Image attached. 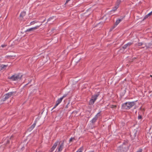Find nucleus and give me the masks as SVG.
Returning a JSON list of instances; mask_svg holds the SVG:
<instances>
[{"instance_id": "nucleus-1", "label": "nucleus", "mask_w": 152, "mask_h": 152, "mask_svg": "<svg viewBox=\"0 0 152 152\" xmlns=\"http://www.w3.org/2000/svg\"><path fill=\"white\" fill-rule=\"evenodd\" d=\"M135 104V102H128L123 104L122 105V108L123 109H129Z\"/></svg>"}, {"instance_id": "nucleus-2", "label": "nucleus", "mask_w": 152, "mask_h": 152, "mask_svg": "<svg viewBox=\"0 0 152 152\" xmlns=\"http://www.w3.org/2000/svg\"><path fill=\"white\" fill-rule=\"evenodd\" d=\"M99 95V93L93 95L91 97V99L89 101V104L90 105L93 104Z\"/></svg>"}, {"instance_id": "nucleus-3", "label": "nucleus", "mask_w": 152, "mask_h": 152, "mask_svg": "<svg viewBox=\"0 0 152 152\" xmlns=\"http://www.w3.org/2000/svg\"><path fill=\"white\" fill-rule=\"evenodd\" d=\"M16 93V92H10L5 94L3 97L2 100L4 101L8 99L10 97H11L12 95H14Z\"/></svg>"}, {"instance_id": "nucleus-4", "label": "nucleus", "mask_w": 152, "mask_h": 152, "mask_svg": "<svg viewBox=\"0 0 152 152\" xmlns=\"http://www.w3.org/2000/svg\"><path fill=\"white\" fill-rule=\"evenodd\" d=\"M22 77V75L20 74H15L10 77V79H11L12 80L15 81L20 79Z\"/></svg>"}, {"instance_id": "nucleus-5", "label": "nucleus", "mask_w": 152, "mask_h": 152, "mask_svg": "<svg viewBox=\"0 0 152 152\" xmlns=\"http://www.w3.org/2000/svg\"><path fill=\"white\" fill-rule=\"evenodd\" d=\"M101 111H100L91 120V122L92 123H94L98 119V118L101 116L100 113Z\"/></svg>"}, {"instance_id": "nucleus-6", "label": "nucleus", "mask_w": 152, "mask_h": 152, "mask_svg": "<svg viewBox=\"0 0 152 152\" xmlns=\"http://www.w3.org/2000/svg\"><path fill=\"white\" fill-rule=\"evenodd\" d=\"M64 141H65L63 140L61 143H59V145L57 148L58 152H60L62 151L64 146Z\"/></svg>"}, {"instance_id": "nucleus-7", "label": "nucleus", "mask_w": 152, "mask_h": 152, "mask_svg": "<svg viewBox=\"0 0 152 152\" xmlns=\"http://www.w3.org/2000/svg\"><path fill=\"white\" fill-rule=\"evenodd\" d=\"M63 99L61 97L60 98L58 99L56 102V104L53 107L52 110L55 108L62 101Z\"/></svg>"}, {"instance_id": "nucleus-8", "label": "nucleus", "mask_w": 152, "mask_h": 152, "mask_svg": "<svg viewBox=\"0 0 152 152\" xmlns=\"http://www.w3.org/2000/svg\"><path fill=\"white\" fill-rule=\"evenodd\" d=\"M124 17L125 16L121 17V19H118L115 22L114 27H116L120 23V22L123 20Z\"/></svg>"}, {"instance_id": "nucleus-9", "label": "nucleus", "mask_w": 152, "mask_h": 152, "mask_svg": "<svg viewBox=\"0 0 152 152\" xmlns=\"http://www.w3.org/2000/svg\"><path fill=\"white\" fill-rule=\"evenodd\" d=\"M58 143L59 142L58 141H57L53 145V146L50 149V151L49 152H53L56 147L57 146Z\"/></svg>"}, {"instance_id": "nucleus-10", "label": "nucleus", "mask_w": 152, "mask_h": 152, "mask_svg": "<svg viewBox=\"0 0 152 152\" xmlns=\"http://www.w3.org/2000/svg\"><path fill=\"white\" fill-rule=\"evenodd\" d=\"M13 137V136L12 135L9 139L8 138H6L4 140V144L5 143V142H6V144L9 143L10 141L12 140Z\"/></svg>"}, {"instance_id": "nucleus-11", "label": "nucleus", "mask_w": 152, "mask_h": 152, "mask_svg": "<svg viewBox=\"0 0 152 152\" xmlns=\"http://www.w3.org/2000/svg\"><path fill=\"white\" fill-rule=\"evenodd\" d=\"M8 66L7 65L1 64L0 66V69L1 70H5L6 67Z\"/></svg>"}, {"instance_id": "nucleus-12", "label": "nucleus", "mask_w": 152, "mask_h": 152, "mask_svg": "<svg viewBox=\"0 0 152 152\" xmlns=\"http://www.w3.org/2000/svg\"><path fill=\"white\" fill-rule=\"evenodd\" d=\"M152 15V11L146 15L144 18L143 20H144L147 18L149 17Z\"/></svg>"}, {"instance_id": "nucleus-13", "label": "nucleus", "mask_w": 152, "mask_h": 152, "mask_svg": "<svg viewBox=\"0 0 152 152\" xmlns=\"http://www.w3.org/2000/svg\"><path fill=\"white\" fill-rule=\"evenodd\" d=\"M36 121H35V123L28 129L29 131L32 130L34 128L36 125Z\"/></svg>"}, {"instance_id": "nucleus-14", "label": "nucleus", "mask_w": 152, "mask_h": 152, "mask_svg": "<svg viewBox=\"0 0 152 152\" xmlns=\"http://www.w3.org/2000/svg\"><path fill=\"white\" fill-rule=\"evenodd\" d=\"M25 15H26V12L23 11L21 13L20 16V17H22V18H23L24 16Z\"/></svg>"}, {"instance_id": "nucleus-15", "label": "nucleus", "mask_w": 152, "mask_h": 152, "mask_svg": "<svg viewBox=\"0 0 152 152\" xmlns=\"http://www.w3.org/2000/svg\"><path fill=\"white\" fill-rule=\"evenodd\" d=\"M118 7V6L115 5V6L113 8V9L111 10V11H115Z\"/></svg>"}, {"instance_id": "nucleus-16", "label": "nucleus", "mask_w": 152, "mask_h": 152, "mask_svg": "<svg viewBox=\"0 0 152 152\" xmlns=\"http://www.w3.org/2000/svg\"><path fill=\"white\" fill-rule=\"evenodd\" d=\"M83 150V146H82L76 151V152H82Z\"/></svg>"}, {"instance_id": "nucleus-17", "label": "nucleus", "mask_w": 152, "mask_h": 152, "mask_svg": "<svg viewBox=\"0 0 152 152\" xmlns=\"http://www.w3.org/2000/svg\"><path fill=\"white\" fill-rule=\"evenodd\" d=\"M144 45H145V47L147 48H150L152 45V44L151 43H149L148 45L146 43L144 44Z\"/></svg>"}, {"instance_id": "nucleus-18", "label": "nucleus", "mask_w": 152, "mask_h": 152, "mask_svg": "<svg viewBox=\"0 0 152 152\" xmlns=\"http://www.w3.org/2000/svg\"><path fill=\"white\" fill-rule=\"evenodd\" d=\"M121 2V1L120 0H117L116 1L115 5L118 6V7L119 5L120 4Z\"/></svg>"}, {"instance_id": "nucleus-19", "label": "nucleus", "mask_w": 152, "mask_h": 152, "mask_svg": "<svg viewBox=\"0 0 152 152\" xmlns=\"http://www.w3.org/2000/svg\"><path fill=\"white\" fill-rule=\"evenodd\" d=\"M42 25V24L40 25L39 26H36L34 27L33 28H33V29L34 30L37 28H38L39 27V26L41 25Z\"/></svg>"}, {"instance_id": "nucleus-20", "label": "nucleus", "mask_w": 152, "mask_h": 152, "mask_svg": "<svg viewBox=\"0 0 152 152\" xmlns=\"http://www.w3.org/2000/svg\"><path fill=\"white\" fill-rule=\"evenodd\" d=\"M33 28H32L27 29L26 31V32L30 31H33Z\"/></svg>"}, {"instance_id": "nucleus-21", "label": "nucleus", "mask_w": 152, "mask_h": 152, "mask_svg": "<svg viewBox=\"0 0 152 152\" xmlns=\"http://www.w3.org/2000/svg\"><path fill=\"white\" fill-rule=\"evenodd\" d=\"M68 95V93H65L64 94V95L63 96H62L61 97L63 99L64 98L66 97Z\"/></svg>"}, {"instance_id": "nucleus-22", "label": "nucleus", "mask_w": 152, "mask_h": 152, "mask_svg": "<svg viewBox=\"0 0 152 152\" xmlns=\"http://www.w3.org/2000/svg\"><path fill=\"white\" fill-rule=\"evenodd\" d=\"M54 18V17H50L48 19V20L47 22L49 21L50 20H53Z\"/></svg>"}, {"instance_id": "nucleus-23", "label": "nucleus", "mask_w": 152, "mask_h": 152, "mask_svg": "<svg viewBox=\"0 0 152 152\" xmlns=\"http://www.w3.org/2000/svg\"><path fill=\"white\" fill-rule=\"evenodd\" d=\"M128 47V46L126 44L123 46L122 48L123 49H125L127 48Z\"/></svg>"}, {"instance_id": "nucleus-24", "label": "nucleus", "mask_w": 152, "mask_h": 152, "mask_svg": "<svg viewBox=\"0 0 152 152\" xmlns=\"http://www.w3.org/2000/svg\"><path fill=\"white\" fill-rule=\"evenodd\" d=\"M143 43L142 42H139L138 43V45L139 46H142V45H143Z\"/></svg>"}, {"instance_id": "nucleus-25", "label": "nucleus", "mask_w": 152, "mask_h": 152, "mask_svg": "<svg viewBox=\"0 0 152 152\" xmlns=\"http://www.w3.org/2000/svg\"><path fill=\"white\" fill-rule=\"evenodd\" d=\"M126 44L128 46H129L132 44V43L131 42H129Z\"/></svg>"}, {"instance_id": "nucleus-26", "label": "nucleus", "mask_w": 152, "mask_h": 152, "mask_svg": "<svg viewBox=\"0 0 152 152\" xmlns=\"http://www.w3.org/2000/svg\"><path fill=\"white\" fill-rule=\"evenodd\" d=\"M36 22L35 21H32L31 22V23H30V24L31 25H32V24H34L35 23H36Z\"/></svg>"}, {"instance_id": "nucleus-27", "label": "nucleus", "mask_w": 152, "mask_h": 152, "mask_svg": "<svg viewBox=\"0 0 152 152\" xmlns=\"http://www.w3.org/2000/svg\"><path fill=\"white\" fill-rule=\"evenodd\" d=\"M142 118V116L140 115H139L138 117V119H141Z\"/></svg>"}, {"instance_id": "nucleus-28", "label": "nucleus", "mask_w": 152, "mask_h": 152, "mask_svg": "<svg viewBox=\"0 0 152 152\" xmlns=\"http://www.w3.org/2000/svg\"><path fill=\"white\" fill-rule=\"evenodd\" d=\"M142 152V149H139L136 152Z\"/></svg>"}, {"instance_id": "nucleus-29", "label": "nucleus", "mask_w": 152, "mask_h": 152, "mask_svg": "<svg viewBox=\"0 0 152 152\" xmlns=\"http://www.w3.org/2000/svg\"><path fill=\"white\" fill-rule=\"evenodd\" d=\"M110 107L112 108H115L116 107V106L114 105H112Z\"/></svg>"}, {"instance_id": "nucleus-30", "label": "nucleus", "mask_w": 152, "mask_h": 152, "mask_svg": "<svg viewBox=\"0 0 152 152\" xmlns=\"http://www.w3.org/2000/svg\"><path fill=\"white\" fill-rule=\"evenodd\" d=\"M6 45H1V47L2 48L5 47H6Z\"/></svg>"}, {"instance_id": "nucleus-31", "label": "nucleus", "mask_w": 152, "mask_h": 152, "mask_svg": "<svg viewBox=\"0 0 152 152\" xmlns=\"http://www.w3.org/2000/svg\"><path fill=\"white\" fill-rule=\"evenodd\" d=\"M74 139V138H72V137H71L70 138V139H69V142H71L72 141V139Z\"/></svg>"}, {"instance_id": "nucleus-32", "label": "nucleus", "mask_w": 152, "mask_h": 152, "mask_svg": "<svg viewBox=\"0 0 152 152\" xmlns=\"http://www.w3.org/2000/svg\"><path fill=\"white\" fill-rule=\"evenodd\" d=\"M70 0H66L65 4H66Z\"/></svg>"}, {"instance_id": "nucleus-33", "label": "nucleus", "mask_w": 152, "mask_h": 152, "mask_svg": "<svg viewBox=\"0 0 152 152\" xmlns=\"http://www.w3.org/2000/svg\"><path fill=\"white\" fill-rule=\"evenodd\" d=\"M45 21V20H44V21L42 22V23L44 22Z\"/></svg>"}, {"instance_id": "nucleus-34", "label": "nucleus", "mask_w": 152, "mask_h": 152, "mask_svg": "<svg viewBox=\"0 0 152 152\" xmlns=\"http://www.w3.org/2000/svg\"><path fill=\"white\" fill-rule=\"evenodd\" d=\"M142 48H144V47H142Z\"/></svg>"}]
</instances>
